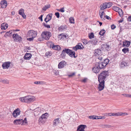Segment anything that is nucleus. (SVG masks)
<instances>
[{"mask_svg": "<svg viewBox=\"0 0 131 131\" xmlns=\"http://www.w3.org/2000/svg\"><path fill=\"white\" fill-rule=\"evenodd\" d=\"M108 71H102L98 76V81L100 83L98 87L99 90L101 91L104 88L105 80L106 78L108 76Z\"/></svg>", "mask_w": 131, "mask_h": 131, "instance_id": "1", "label": "nucleus"}, {"mask_svg": "<svg viewBox=\"0 0 131 131\" xmlns=\"http://www.w3.org/2000/svg\"><path fill=\"white\" fill-rule=\"evenodd\" d=\"M19 100L22 102L29 104L35 101L36 100V98L33 96L27 95L20 97L19 98Z\"/></svg>", "mask_w": 131, "mask_h": 131, "instance_id": "2", "label": "nucleus"}, {"mask_svg": "<svg viewBox=\"0 0 131 131\" xmlns=\"http://www.w3.org/2000/svg\"><path fill=\"white\" fill-rule=\"evenodd\" d=\"M41 35L43 38L47 40H49L51 36V34L49 31H45L42 32Z\"/></svg>", "mask_w": 131, "mask_h": 131, "instance_id": "3", "label": "nucleus"}, {"mask_svg": "<svg viewBox=\"0 0 131 131\" xmlns=\"http://www.w3.org/2000/svg\"><path fill=\"white\" fill-rule=\"evenodd\" d=\"M64 49L66 53H67L71 57H74V58H76L77 57V56H75V53L74 51H72V50L69 49L65 48Z\"/></svg>", "mask_w": 131, "mask_h": 131, "instance_id": "4", "label": "nucleus"}, {"mask_svg": "<svg viewBox=\"0 0 131 131\" xmlns=\"http://www.w3.org/2000/svg\"><path fill=\"white\" fill-rule=\"evenodd\" d=\"M37 32L36 31L33 30H30L27 33V36L29 37L35 38L37 36Z\"/></svg>", "mask_w": 131, "mask_h": 131, "instance_id": "5", "label": "nucleus"}, {"mask_svg": "<svg viewBox=\"0 0 131 131\" xmlns=\"http://www.w3.org/2000/svg\"><path fill=\"white\" fill-rule=\"evenodd\" d=\"M12 37L14 39V40H15V41L20 42L21 41V38L17 34H13Z\"/></svg>", "mask_w": 131, "mask_h": 131, "instance_id": "6", "label": "nucleus"}, {"mask_svg": "<svg viewBox=\"0 0 131 131\" xmlns=\"http://www.w3.org/2000/svg\"><path fill=\"white\" fill-rule=\"evenodd\" d=\"M20 111L19 108H17L12 113V115L14 118H16L20 115Z\"/></svg>", "mask_w": 131, "mask_h": 131, "instance_id": "7", "label": "nucleus"}, {"mask_svg": "<svg viewBox=\"0 0 131 131\" xmlns=\"http://www.w3.org/2000/svg\"><path fill=\"white\" fill-rule=\"evenodd\" d=\"M11 62H7L3 63L2 65V68L3 69H8L10 66Z\"/></svg>", "mask_w": 131, "mask_h": 131, "instance_id": "8", "label": "nucleus"}, {"mask_svg": "<svg viewBox=\"0 0 131 131\" xmlns=\"http://www.w3.org/2000/svg\"><path fill=\"white\" fill-rule=\"evenodd\" d=\"M86 127L85 125H80L78 126L77 131H85L84 129Z\"/></svg>", "mask_w": 131, "mask_h": 131, "instance_id": "9", "label": "nucleus"}, {"mask_svg": "<svg viewBox=\"0 0 131 131\" xmlns=\"http://www.w3.org/2000/svg\"><path fill=\"white\" fill-rule=\"evenodd\" d=\"M82 47H83V46L81 43H79L78 45H77L73 48V49L75 51H77L78 49H82Z\"/></svg>", "mask_w": 131, "mask_h": 131, "instance_id": "10", "label": "nucleus"}, {"mask_svg": "<svg viewBox=\"0 0 131 131\" xmlns=\"http://www.w3.org/2000/svg\"><path fill=\"white\" fill-rule=\"evenodd\" d=\"M96 65L99 67V68L100 69H102L105 67V65L104 64L103 62H96Z\"/></svg>", "mask_w": 131, "mask_h": 131, "instance_id": "11", "label": "nucleus"}, {"mask_svg": "<svg viewBox=\"0 0 131 131\" xmlns=\"http://www.w3.org/2000/svg\"><path fill=\"white\" fill-rule=\"evenodd\" d=\"M1 6L2 8H5L6 7L7 5V1L5 0H3L1 2Z\"/></svg>", "mask_w": 131, "mask_h": 131, "instance_id": "12", "label": "nucleus"}, {"mask_svg": "<svg viewBox=\"0 0 131 131\" xmlns=\"http://www.w3.org/2000/svg\"><path fill=\"white\" fill-rule=\"evenodd\" d=\"M100 69H101L99 68V67L96 65V63L95 66L92 69V71L95 73H98L99 72Z\"/></svg>", "mask_w": 131, "mask_h": 131, "instance_id": "13", "label": "nucleus"}, {"mask_svg": "<svg viewBox=\"0 0 131 131\" xmlns=\"http://www.w3.org/2000/svg\"><path fill=\"white\" fill-rule=\"evenodd\" d=\"M52 15V14H49L47 15L45 19V21L46 23H47L51 19Z\"/></svg>", "mask_w": 131, "mask_h": 131, "instance_id": "14", "label": "nucleus"}, {"mask_svg": "<svg viewBox=\"0 0 131 131\" xmlns=\"http://www.w3.org/2000/svg\"><path fill=\"white\" fill-rule=\"evenodd\" d=\"M66 62L64 61H62L60 62L58 65V68L59 69L62 68L66 64Z\"/></svg>", "mask_w": 131, "mask_h": 131, "instance_id": "15", "label": "nucleus"}, {"mask_svg": "<svg viewBox=\"0 0 131 131\" xmlns=\"http://www.w3.org/2000/svg\"><path fill=\"white\" fill-rule=\"evenodd\" d=\"M129 65V63L124 61H122L120 64V66L122 68H124L125 67Z\"/></svg>", "mask_w": 131, "mask_h": 131, "instance_id": "16", "label": "nucleus"}, {"mask_svg": "<svg viewBox=\"0 0 131 131\" xmlns=\"http://www.w3.org/2000/svg\"><path fill=\"white\" fill-rule=\"evenodd\" d=\"M60 123V120L59 118L54 119L53 122V126L54 127Z\"/></svg>", "mask_w": 131, "mask_h": 131, "instance_id": "17", "label": "nucleus"}, {"mask_svg": "<svg viewBox=\"0 0 131 131\" xmlns=\"http://www.w3.org/2000/svg\"><path fill=\"white\" fill-rule=\"evenodd\" d=\"M19 13L22 16L23 18H25L26 17V16L24 14L23 9L21 8L20 9L19 11Z\"/></svg>", "mask_w": 131, "mask_h": 131, "instance_id": "18", "label": "nucleus"}, {"mask_svg": "<svg viewBox=\"0 0 131 131\" xmlns=\"http://www.w3.org/2000/svg\"><path fill=\"white\" fill-rule=\"evenodd\" d=\"M31 53H26L25 55L24 58L25 59L29 60L31 58Z\"/></svg>", "mask_w": 131, "mask_h": 131, "instance_id": "19", "label": "nucleus"}, {"mask_svg": "<svg viewBox=\"0 0 131 131\" xmlns=\"http://www.w3.org/2000/svg\"><path fill=\"white\" fill-rule=\"evenodd\" d=\"M22 119H19L15 120L13 122L14 123L15 125L21 124L22 123Z\"/></svg>", "mask_w": 131, "mask_h": 131, "instance_id": "20", "label": "nucleus"}, {"mask_svg": "<svg viewBox=\"0 0 131 131\" xmlns=\"http://www.w3.org/2000/svg\"><path fill=\"white\" fill-rule=\"evenodd\" d=\"M52 48L54 50H60L61 48L58 45L55 46L54 45L52 46Z\"/></svg>", "mask_w": 131, "mask_h": 131, "instance_id": "21", "label": "nucleus"}, {"mask_svg": "<svg viewBox=\"0 0 131 131\" xmlns=\"http://www.w3.org/2000/svg\"><path fill=\"white\" fill-rule=\"evenodd\" d=\"M130 42L129 41L125 40V41L123 42V46H126L127 47H128L130 45Z\"/></svg>", "mask_w": 131, "mask_h": 131, "instance_id": "22", "label": "nucleus"}, {"mask_svg": "<svg viewBox=\"0 0 131 131\" xmlns=\"http://www.w3.org/2000/svg\"><path fill=\"white\" fill-rule=\"evenodd\" d=\"M8 27V24L4 23L2 24L1 26V28L2 30H5Z\"/></svg>", "mask_w": 131, "mask_h": 131, "instance_id": "23", "label": "nucleus"}, {"mask_svg": "<svg viewBox=\"0 0 131 131\" xmlns=\"http://www.w3.org/2000/svg\"><path fill=\"white\" fill-rule=\"evenodd\" d=\"M95 54L96 56L97 55H100L101 54V50L100 49H97L95 50Z\"/></svg>", "mask_w": 131, "mask_h": 131, "instance_id": "24", "label": "nucleus"}, {"mask_svg": "<svg viewBox=\"0 0 131 131\" xmlns=\"http://www.w3.org/2000/svg\"><path fill=\"white\" fill-rule=\"evenodd\" d=\"M67 28V27L66 25H62L59 27L58 29L59 31H62L66 29Z\"/></svg>", "mask_w": 131, "mask_h": 131, "instance_id": "25", "label": "nucleus"}, {"mask_svg": "<svg viewBox=\"0 0 131 131\" xmlns=\"http://www.w3.org/2000/svg\"><path fill=\"white\" fill-rule=\"evenodd\" d=\"M66 53L65 51V50L64 49L62 51L61 53L60 54V55L61 56V57L63 59L65 58L66 55Z\"/></svg>", "mask_w": 131, "mask_h": 131, "instance_id": "26", "label": "nucleus"}, {"mask_svg": "<svg viewBox=\"0 0 131 131\" xmlns=\"http://www.w3.org/2000/svg\"><path fill=\"white\" fill-rule=\"evenodd\" d=\"M106 4L105 2L102 4L100 6V9L101 10H104L106 8Z\"/></svg>", "mask_w": 131, "mask_h": 131, "instance_id": "27", "label": "nucleus"}, {"mask_svg": "<svg viewBox=\"0 0 131 131\" xmlns=\"http://www.w3.org/2000/svg\"><path fill=\"white\" fill-rule=\"evenodd\" d=\"M110 61L108 59H105L103 60V61L102 62H103L104 64L105 65V66L106 67V66L108 63Z\"/></svg>", "mask_w": 131, "mask_h": 131, "instance_id": "28", "label": "nucleus"}, {"mask_svg": "<svg viewBox=\"0 0 131 131\" xmlns=\"http://www.w3.org/2000/svg\"><path fill=\"white\" fill-rule=\"evenodd\" d=\"M117 12L119 15V16L121 17H122L123 16V12L121 8H120L118 10Z\"/></svg>", "mask_w": 131, "mask_h": 131, "instance_id": "29", "label": "nucleus"}, {"mask_svg": "<svg viewBox=\"0 0 131 131\" xmlns=\"http://www.w3.org/2000/svg\"><path fill=\"white\" fill-rule=\"evenodd\" d=\"M12 33V31H9L6 32V33L5 34L4 36L6 37L7 36H9Z\"/></svg>", "mask_w": 131, "mask_h": 131, "instance_id": "30", "label": "nucleus"}, {"mask_svg": "<svg viewBox=\"0 0 131 131\" xmlns=\"http://www.w3.org/2000/svg\"><path fill=\"white\" fill-rule=\"evenodd\" d=\"M50 7V5H46L44 7H43V8H42V9L43 10L45 11L47 10V9L48 8H49Z\"/></svg>", "mask_w": 131, "mask_h": 131, "instance_id": "31", "label": "nucleus"}, {"mask_svg": "<svg viewBox=\"0 0 131 131\" xmlns=\"http://www.w3.org/2000/svg\"><path fill=\"white\" fill-rule=\"evenodd\" d=\"M46 119H43L42 118H40L39 117L38 120V122L39 123H42V124H44L45 121H46Z\"/></svg>", "mask_w": 131, "mask_h": 131, "instance_id": "32", "label": "nucleus"}, {"mask_svg": "<svg viewBox=\"0 0 131 131\" xmlns=\"http://www.w3.org/2000/svg\"><path fill=\"white\" fill-rule=\"evenodd\" d=\"M106 5V8H109L111 7L112 5V4L111 2H105Z\"/></svg>", "mask_w": 131, "mask_h": 131, "instance_id": "33", "label": "nucleus"}, {"mask_svg": "<svg viewBox=\"0 0 131 131\" xmlns=\"http://www.w3.org/2000/svg\"><path fill=\"white\" fill-rule=\"evenodd\" d=\"M105 31L104 29H103L99 32V34L101 36H103L105 32Z\"/></svg>", "mask_w": 131, "mask_h": 131, "instance_id": "34", "label": "nucleus"}, {"mask_svg": "<svg viewBox=\"0 0 131 131\" xmlns=\"http://www.w3.org/2000/svg\"><path fill=\"white\" fill-rule=\"evenodd\" d=\"M112 9L116 11V12H117L118 10L120 8L117 7L113 6L112 7Z\"/></svg>", "mask_w": 131, "mask_h": 131, "instance_id": "35", "label": "nucleus"}, {"mask_svg": "<svg viewBox=\"0 0 131 131\" xmlns=\"http://www.w3.org/2000/svg\"><path fill=\"white\" fill-rule=\"evenodd\" d=\"M122 51L124 53H125L129 51L128 48H124L122 49Z\"/></svg>", "mask_w": 131, "mask_h": 131, "instance_id": "36", "label": "nucleus"}, {"mask_svg": "<svg viewBox=\"0 0 131 131\" xmlns=\"http://www.w3.org/2000/svg\"><path fill=\"white\" fill-rule=\"evenodd\" d=\"M119 113V116L122 115H128V114L126 113L118 112Z\"/></svg>", "mask_w": 131, "mask_h": 131, "instance_id": "37", "label": "nucleus"}, {"mask_svg": "<svg viewBox=\"0 0 131 131\" xmlns=\"http://www.w3.org/2000/svg\"><path fill=\"white\" fill-rule=\"evenodd\" d=\"M96 117H97V116L95 115L90 116H89V118L90 119H96Z\"/></svg>", "mask_w": 131, "mask_h": 131, "instance_id": "38", "label": "nucleus"}, {"mask_svg": "<svg viewBox=\"0 0 131 131\" xmlns=\"http://www.w3.org/2000/svg\"><path fill=\"white\" fill-rule=\"evenodd\" d=\"M34 83L38 84H45V82L42 81H36L34 82Z\"/></svg>", "mask_w": 131, "mask_h": 131, "instance_id": "39", "label": "nucleus"}, {"mask_svg": "<svg viewBox=\"0 0 131 131\" xmlns=\"http://www.w3.org/2000/svg\"><path fill=\"white\" fill-rule=\"evenodd\" d=\"M47 113H46L44 114H43L40 117V118H42L43 119H46V114H47Z\"/></svg>", "mask_w": 131, "mask_h": 131, "instance_id": "40", "label": "nucleus"}, {"mask_svg": "<svg viewBox=\"0 0 131 131\" xmlns=\"http://www.w3.org/2000/svg\"><path fill=\"white\" fill-rule=\"evenodd\" d=\"M103 126L102 127L104 128H110L112 127V126L109 125H103Z\"/></svg>", "mask_w": 131, "mask_h": 131, "instance_id": "41", "label": "nucleus"}, {"mask_svg": "<svg viewBox=\"0 0 131 131\" xmlns=\"http://www.w3.org/2000/svg\"><path fill=\"white\" fill-rule=\"evenodd\" d=\"M103 55L102 56H99L98 58V59H99V60L101 61L105 59Z\"/></svg>", "mask_w": 131, "mask_h": 131, "instance_id": "42", "label": "nucleus"}, {"mask_svg": "<svg viewBox=\"0 0 131 131\" xmlns=\"http://www.w3.org/2000/svg\"><path fill=\"white\" fill-rule=\"evenodd\" d=\"M94 34L93 32H91L90 34L89 35V38L90 39H92L94 38Z\"/></svg>", "mask_w": 131, "mask_h": 131, "instance_id": "43", "label": "nucleus"}, {"mask_svg": "<svg viewBox=\"0 0 131 131\" xmlns=\"http://www.w3.org/2000/svg\"><path fill=\"white\" fill-rule=\"evenodd\" d=\"M70 22L71 23H74V20L73 18L71 17L69 19Z\"/></svg>", "mask_w": 131, "mask_h": 131, "instance_id": "44", "label": "nucleus"}, {"mask_svg": "<svg viewBox=\"0 0 131 131\" xmlns=\"http://www.w3.org/2000/svg\"><path fill=\"white\" fill-rule=\"evenodd\" d=\"M46 56L47 57L51 56L52 55V53L51 52H47L45 54Z\"/></svg>", "mask_w": 131, "mask_h": 131, "instance_id": "45", "label": "nucleus"}, {"mask_svg": "<svg viewBox=\"0 0 131 131\" xmlns=\"http://www.w3.org/2000/svg\"><path fill=\"white\" fill-rule=\"evenodd\" d=\"M27 123V121L26 118H25L24 120H23L22 119V123H21V125H23L24 123L26 124Z\"/></svg>", "mask_w": 131, "mask_h": 131, "instance_id": "46", "label": "nucleus"}, {"mask_svg": "<svg viewBox=\"0 0 131 131\" xmlns=\"http://www.w3.org/2000/svg\"><path fill=\"white\" fill-rule=\"evenodd\" d=\"M122 95L126 97H128L131 98V95L130 94H122Z\"/></svg>", "mask_w": 131, "mask_h": 131, "instance_id": "47", "label": "nucleus"}, {"mask_svg": "<svg viewBox=\"0 0 131 131\" xmlns=\"http://www.w3.org/2000/svg\"><path fill=\"white\" fill-rule=\"evenodd\" d=\"M43 25L44 27H47L48 28H50V25H47L46 24L44 23H43Z\"/></svg>", "mask_w": 131, "mask_h": 131, "instance_id": "48", "label": "nucleus"}, {"mask_svg": "<svg viewBox=\"0 0 131 131\" xmlns=\"http://www.w3.org/2000/svg\"><path fill=\"white\" fill-rule=\"evenodd\" d=\"M83 43L85 45L87 44H89V42H88V41L86 39H84L83 40Z\"/></svg>", "mask_w": 131, "mask_h": 131, "instance_id": "49", "label": "nucleus"}, {"mask_svg": "<svg viewBox=\"0 0 131 131\" xmlns=\"http://www.w3.org/2000/svg\"><path fill=\"white\" fill-rule=\"evenodd\" d=\"M55 15L56 16L57 18H59L60 14L59 12H56L55 14Z\"/></svg>", "mask_w": 131, "mask_h": 131, "instance_id": "50", "label": "nucleus"}, {"mask_svg": "<svg viewBox=\"0 0 131 131\" xmlns=\"http://www.w3.org/2000/svg\"><path fill=\"white\" fill-rule=\"evenodd\" d=\"M96 41V40H92L88 41V42H89V44L90 43H91L92 44L93 43H94V41Z\"/></svg>", "mask_w": 131, "mask_h": 131, "instance_id": "51", "label": "nucleus"}, {"mask_svg": "<svg viewBox=\"0 0 131 131\" xmlns=\"http://www.w3.org/2000/svg\"><path fill=\"white\" fill-rule=\"evenodd\" d=\"M119 113H113V116H119Z\"/></svg>", "mask_w": 131, "mask_h": 131, "instance_id": "52", "label": "nucleus"}, {"mask_svg": "<svg viewBox=\"0 0 131 131\" xmlns=\"http://www.w3.org/2000/svg\"><path fill=\"white\" fill-rule=\"evenodd\" d=\"M34 38L31 37L30 38H27V40L29 41H32L33 40Z\"/></svg>", "mask_w": 131, "mask_h": 131, "instance_id": "53", "label": "nucleus"}, {"mask_svg": "<svg viewBox=\"0 0 131 131\" xmlns=\"http://www.w3.org/2000/svg\"><path fill=\"white\" fill-rule=\"evenodd\" d=\"M60 12H64V7H62L60 9Z\"/></svg>", "mask_w": 131, "mask_h": 131, "instance_id": "54", "label": "nucleus"}, {"mask_svg": "<svg viewBox=\"0 0 131 131\" xmlns=\"http://www.w3.org/2000/svg\"><path fill=\"white\" fill-rule=\"evenodd\" d=\"M105 18H106L108 20H110L111 19V18L110 17L108 16L107 15L105 16Z\"/></svg>", "mask_w": 131, "mask_h": 131, "instance_id": "55", "label": "nucleus"}, {"mask_svg": "<svg viewBox=\"0 0 131 131\" xmlns=\"http://www.w3.org/2000/svg\"><path fill=\"white\" fill-rule=\"evenodd\" d=\"M111 29H114L116 27V26L114 25V24H113L112 25H111Z\"/></svg>", "mask_w": 131, "mask_h": 131, "instance_id": "56", "label": "nucleus"}, {"mask_svg": "<svg viewBox=\"0 0 131 131\" xmlns=\"http://www.w3.org/2000/svg\"><path fill=\"white\" fill-rule=\"evenodd\" d=\"M75 74V73H73L72 74H70L68 75V76L69 77H72Z\"/></svg>", "mask_w": 131, "mask_h": 131, "instance_id": "57", "label": "nucleus"}, {"mask_svg": "<svg viewBox=\"0 0 131 131\" xmlns=\"http://www.w3.org/2000/svg\"><path fill=\"white\" fill-rule=\"evenodd\" d=\"M43 15H41V16L39 17V19L41 21H43L42 19V17H43Z\"/></svg>", "mask_w": 131, "mask_h": 131, "instance_id": "58", "label": "nucleus"}, {"mask_svg": "<svg viewBox=\"0 0 131 131\" xmlns=\"http://www.w3.org/2000/svg\"><path fill=\"white\" fill-rule=\"evenodd\" d=\"M127 20L129 21H131V15L128 17L127 18Z\"/></svg>", "mask_w": 131, "mask_h": 131, "instance_id": "59", "label": "nucleus"}, {"mask_svg": "<svg viewBox=\"0 0 131 131\" xmlns=\"http://www.w3.org/2000/svg\"><path fill=\"white\" fill-rule=\"evenodd\" d=\"M100 17L102 20H105V17L104 15V16L103 17V16H100Z\"/></svg>", "mask_w": 131, "mask_h": 131, "instance_id": "60", "label": "nucleus"}, {"mask_svg": "<svg viewBox=\"0 0 131 131\" xmlns=\"http://www.w3.org/2000/svg\"><path fill=\"white\" fill-rule=\"evenodd\" d=\"M40 109L39 108V107H38V115H39L40 113Z\"/></svg>", "mask_w": 131, "mask_h": 131, "instance_id": "61", "label": "nucleus"}, {"mask_svg": "<svg viewBox=\"0 0 131 131\" xmlns=\"http://www.w3.org/2000/svg\"><path fill=\"white\" fill-rule=\"evenodd\" d=\"M87 80V79L86 78H85L83 80H82V82L85 83L86 82Z\"/></svg>", "mask_w": 131, "mask_h": 131, "instance_id": "62", "label": "nucleus"}, {"mask_svg": "<svg viewBox=\"0 0 131 131\" xmlns=\"http://www.w3.org/2000/svg\"><path fill=\"white\" fill-rule=\"evenodd\" d=\"M123 21V18H121L120 19V20L118 21V22L119 23H120L122 22V21Z\"/></svg>", "mask_w": 131, "mask_h": 131, "instance_id": "63", "label": "nucleus"}, {"mask_svg": "<svg viewBox=\"0 0 131 131\" xmlns=\"http://www.w3.org/2000/svg\"><path fill=\"white\" fill-rule=\"evenodd\" d=\"M108 115L109 116H113V113H108Z\"/></svg>", "mask_w": 131, "mask_h": 131, "instance_id": "64", "label": "nucleus"}]
</instances>
